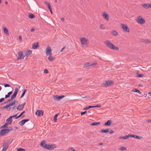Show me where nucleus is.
I'll return each mask as SVG.
<instances>
[{
    "mask_svg": "<svg viewBox=\"0 0 151 151\" xmlns=\"http://www.w3.org/2000/svg\"><path fill=\"white\" fill-rule=\"evenodd\" d=\"M121 25L122 28L125 32H129L130 29L127 25L124 24H122Z\"/></svg>",
    "mask_w": 151,
    "mask_h": 151,
    "instance_id": "nucleus-5",
    "label": "nucleus"
},
{
    "mask_svg": "<svg viewBox=\"0 0 151 151\" xmlns=\"http://www.w3.org/2000/svg\"><path fill=\"white\" fill-rule=\"evenodd\" d=\"M8 106L7 105H6V106H4V107H1L0 108V109H8V108H9Z\"/></svg>",
    "mask_w": 151,
    "mask_h": 151,
    "instance_id": "nucleus-45",
    "label": "nucleus"
},
{
    "mask_svg": "<svg viewBox=\"0 0 151 151\" xmlns=\"http://www.w3.org/2000/svg\"><path fill=\"white\" fill-rule=\"evenodd\" d=\"M24 108V107L22 105L20 104L17 107V109L18 110H22Z\"/></svg>",
    "mask_w": 151,
    "mask_h": 151,
    "instance_id": "nucleus-23",
    "label": "nucleus"
},
{
    "mask_svg": "<svg viewBox=\"0 0 151 151\" xmlns=\"http://www.w3.org/2000/svg\"><path fill=\"white\" fill-rule=\"evenodd\" d=\"M97 64V63H87L84 64V67H88L90 66H94L96 65Z\"/></svg>",
    "mask_w": 151,
    "mask_h": 151,
    "instance_id": "nucleus-10",
    "label": "nucleus"
},
{
    "mask_svg": "<svg viewBox=\"0 0 151 151\" xmlns=\"http://www.w3.org/2000/svg\"><path fill=\"white\" fill-rule=\"evenodd\" d=\"M3 30L4 31V33L7 35H9V33H8V30L5 27H3Z\"/></svg>",
    "mask_w": 151,
    "mask_h": 151,
    "instance_id": "nucleus-25",
    "label": "nucleus"
},
{
    "mask_svg": "<svg viewBox=\"0 0 151 151\" xmlns=\"http://www.w3.org/2000/svg\"><path fill=\"white\" fill-rule=\"evenodd\" d=\"M110 131L109 132V133L110 134H112L114 133V132L113 130H112L111 129H109V131Z\"/></svg>",
    "mask_w": 151,
    "mask_h": 151,
    "instance_id": "nucleus-56",
    "label": "nucleus"
},
{
    "mask_svg": "<svg viewBox=\"0 0 151 151\" xmlns=\"http://www.w3.org/2000/svg\"><path fill=\"white\" fill-rule=\"evenodd\" d=\"M8 124L7 123H5L2 126L1 128H3V129H6L8 128Z\"/></svg>",
    "mask_w": 151,
    "mask_h": 151,
    "instance_id": "nucleus-31",
    "label": "nucleus"
},
{
    "mask_svg": "<svg viewBox=\"0 0 151 151\" xmlns=\"http://www.w3.org/2000/svg\"><path fill=\"white\" fill-rule=\"evenodd\" d=\"M11 101V100L10 99H8L7 100H6V101L4 102V103H5V104H6V103L10 101Z\"/></svg>",
    "mask_w": 151,
    "mask_h": 151,
    "instance_id": "nucleus-50",
    "label": "nucleus"
},
{
    "mask_svg": "<svg viewBox=\"0 0 151 151\" xmlns=\"http://www.w3.org/2000/svg\"><path fill=\"white\" fill-rule=\"evenodd\" d=\"M52 50L50 47L48 46L46 50V53L47 55H52L51 52Z\"/></svg>",
    "mask_w": 151,
    "mask_h": 151,
    "instance_id": "nucleus-7",
    "label": "nucleus"
},
{
    "mask_svg": "<svg viewBox=\"0 0 151 151\" xmlns=\"http://www.w3.org/2000/svg\"><path fill=\"white\" fill-rule=\"evenodd\" d=\"M17 151H25V150L23 148H18L17 150Z\"/></svg>",
    "mask_w": 151,
    "mask_h": 151,
    "instance_id": "nucleus-42",
    "label": "nucleus"
},
{
    "mask_svg": "<svg viewBox=\"0 0 151 151\" xmlns=\"http://www.w3.org/2000/svg\"><path fill=\"white\" fill-rule=\"evenodd\" d=\"M87 112L86 111H85L83 112H81V115L82 116L84 114H85Z\"/></svg>",
    "mask_w": 151,
    "mask_h": 151,
    "instance_id": "nucleus-51",
    "label": "nucleus"
},
{
    "mask_svg": "<svg viewBox=\"0 0 151 151\" xmlns=\"http://www.w3.org/2000/svg\"><path fill=\"white\" fill-rule=\"evenodd\" d=\"M45 149L48 150H52V148H51V147L50 145L48 144H47V146Z\"/></svg>",
    "mask_w": 151,
    "mask_h": 151,
    "instance_id": "nucleus-36",
    "label": "nucleus"
},
{
    "mask_svg": "<svg viewBox=\"0 0 151 151\" xmlns=\"http://www.w3.org/2000/svg\"><path fill=\"white\" fill-rule=\"evenodd\" d=\"M44 3L45 4L47 5V6L49 10L52 9L49 3L46 1H45Z\"/></svg>",
    "mask_w": 151,
    "mask_h": 151,
    "instance_id": "nucleus-27",
    "label": "nucleus"
},
{
    "mask_svg": "<svg viewBox=\"0 0 151 151\" xmlns=\"http://www.w3.org/2000/svg\"><path fill=\"white\" fill-rule=\"evenodd\" d=\"M17 95L15 94H13L11 98V100H12L14 98H15L16 97Z\"/></svg>",
    "mask_w": 151,
    "mask_h": 151,
    "instance_id": "nucleus-39",
    "label": "nucleus"
},
{
    "mask_svg": "<svg viewBox=\"0 0 151 151\" xmlns=\"http://www.w3.org/2000/svg\"><path fill=\"white\" fill-rule=\"evenodd\" d=\"M15 104H16L15 101V100H14V101H12V102H11L10 103H9V104H8V106L9 107H10L11 106H13V105H15Z\"/></svg>",
    "mask_w": 151,
    "mask_h": 151,
    "instance_id": "nucleus-24",
    "label": "nucleus"
},
{
    "mask_svg": "<svg viewBox=\"0 0 151 151\" xmlns=\"http://www.w3.org/2000/svg\"><path fill=\"white\" fill-rule=\"evenodd\" d=\"M127 148L125 147H121L119 148V150L121 151H124L126 150Z\"/></svg>",
    "mask_w": 151,
    "mask_h": 151,
    "instance_id": "nucleus-35",
    "label": "nucleus"
},
{
    "mask_svg": "<svg viewBox=\"0 0 151 151\" xmlns=\"http://www.w3.org/2000/svg\"><path fill=\"white\" fill-rule=\"evenodd\" d=\"M81 44L83 46H84L85 45H87V43L88 42V40L86 39L85 38L81 37L80 39Z\"/></svg>",
    "mask_w": 151,
    "mask_h": 151,
    "instance_id": "nucleus-4",
    "label": "nucleus"
},
{
    "mask_svg": "<svg viewBox=\"0 0 151 151\" xmlns=\"http://www.w3.org/2000/svg\"><path fill=\"white\" fill-rule=\"evenodd\" d=\"M132 91L133 92H137L139 93V94H141L142 93V92H140L139 90L136 89V88H134L133 90Z\"/></svg>",
    "mask_w": 151,
    "mask_h": 151,
    "instance_id": "nucleus-26",
    "label": "nucleus"
},
{
    "mask_svg": "<svg viewBox=\"0 0 151 151\" xmlns=\"http://www.w3.org/2000/svg\"><path fill=\"white\" fill-rule=\"evenodd\" d=\"M114 83V82L112 81L108 80L105 81L104 83L101 84V86L103 87H107L111 86Z\"/></svg>",
    "mask_w": 151,
    "mask_h": 151,
    "instance_id": "nucleus-2",
    "label": "nucleus"
},
{
    "mask_svg": "<svg viewBox=\"0 0 151 151\" xmlns=\"http://www.w3.org/2000/svg\"><path fill=\"white\" fill-rule=\"evenodd\" d=\"M112 123V121L111 120H108L107 122H105L104 124L105 126H110L111 125Z\"/></svg>",
    "mask_w": 151,
    "mask_h": 151,
    "instance_id": "nucleus-21",
    "label": "nucleus"
},
{
    "mask_svg": "<svg viewBox=\"0 0 151 151\" xmlns=\"http://www.w3.org/2000/svg\"><path fill=\"white\" fill-rule=\"evenodd\" d=\"M38 47V42L34 43L32 45V48L33 49H36Z\"/></svg>",
    "mask_w": 151,
    "mask_h": 151,
    "instance_id": "nucleus-19",
    "label": "nucleus"
},
{
    "mask_svg": "<svg viewBox=\"0 0 151 151\" xmlns=\"http://www.w3.org/2000/svg\"><path fill=\"white\" fill-rule=\"evenodd\" d=\"M100 28L102 29H105V27L104 25L103 24H101L100 25Z\"/></svg>",
    "mask_w": 151,
    "mask_h": 151,
    "instance_id": "nucleus-46",
    "label": "nucleus"
},
{
    "mask_svg": "<svg viewBox=\"0 0 151 151\" xmlns=\"http://www.w3.org/2000/svg\"><path fill=\"white\" fill-rule=\"evenodd\" d=\"M131 137L139 139H141L142 138V137L136 135L131 134Z\"/></svg>",
    "mask_w": 151,
    "mask_h": 151,
    "instance_id": "nucleus-20",
    "label": "nucleus"
},
{
    "mask_svg": "<svg viewBox=\"0 0 151 151\" xmlns=\"http://www.w3.org/2000/svg\"><path fill=\"white\" fill-rule=\"evenodd\" d=\"M68 151H76L72 147H70L68 148Z\"/></svg>",
    "mask_w": 151,
    "mask_h": 151,
    "instance_id": "nucleus-44",
    "label": "nucleus"
},
{
    "mask_svg": "<svg viewBox=\"0 0 151 151\" xmlns=\"http://www.w3.org/2000/svg\"><path fill=\"white\" fill-rule=\"evenodd\" d=\"M131 134H129L127 135L123 136V139H127L129 138V137H131Z\"/></svg>",
    "mask_w": 151,
    "mask_h": 151,
    "instance_id": "nucleus-34",
    "label": "nucleus"
},
{
    "mask_svg": "<svg viewBox=\"0 0 151 151\" xmlns=\"http://www.w3.org/2000/svg\"><path fill=\"white\" fill-rule=\"evenodd\" d=\"M8 143L9 142L7 143H6L5 142L3 143V149L1 151H5L7 150L9 147Z\"/></svg>",
    "mask_w": 151,
    "mask_h": 151,
    "instance_id": "nucleus-9",
    "label": "nucleus"
},
{
    "mask_svg": "<svg viewBox=\"0 0 151 151\" xmlns=\"http://www.w3.org/2000/svg\"><path fill=\"white\" fill-rule=\"evenodd\" d=\"M12 91H11L8 93V94L7 95H6L5 96V98L6 99L10 96L12 94Z\"/></svg>",
    "mask_w": 151,
    "mask_h": 151,
    "instance_id": "nucleus-29",
    "label": "nucleus"
},
{
    "mask_svg": "<svg viewBox=\"0 0 151 151\" xmlns=\"http://www.w3.org/2000/svg\"><path fill=\"white\" fill-rule=\"evenodd\" d=\"M136 21L137 22L141 24H143L145 23V21L144 19L142 18V17L139 16L137 19Z\"/></svg>",
    "mask_w": 151,
    "mask_h": 151,
    "instance_id": "nucleus-3",
    "label": "nucleus"
},
{
    "mask_svg": "<svg viewBox=\"0 0 151 151\" xmlns=\"http://www.w3.org/2000/svg\"><path fill=\"white\" fill-rule=\"evenodd\" d=\"M64 96H65L63 95L61 96L55 95L53 96V98L56 101H59L61 100L64 97Z\"/></svg>",
    "mask_w": 151,
    "mask_h": 151,
    "instance_id": "nucleus-6",
    "label": "nucleus"
},
{
    "mask_svg": "<svg viewBox=\"0 0 151 151\" xmlns=\"http://www.w3.org/2000/svg\"><path fill=\"white\" fill-rule=\"evenodd\" d=\"M4 85L5 87H9L10 86V85L8 84H5Z\"/></svg>",
    "mask_w": 151,
    "mask_h": 151,
    "instance_id": "nucleus-54",
    "label": "nucleus"
},
{
    "mask_svg": "<svg viewBox=\"0 0 151 151\" xmlns=\"http://www.w3.org/2000/svg\"><path fill=\"white\" fill-rule=\"evenodd\" d=\"M21 116H20L19 115L18 116H16L15 118V119H18L19 118V117H20Z\"/></svg>",
    "mask_w": 151,
    "mask_h": 151,
    "instance_id": "nucleus-62",
    "label": "nucleus"
},
{
    "mask_svg": "<svg viewBox=\"0 0 151 151\" xmlns=\"http://www.w3.org/2000/svg\"><path fill=\"white\" fill-rule=\"evenodd\" d=\"M150 43H151V40L147 39L146 43L149 44Z\"/></svg>",
    "mask_w": 151,
    "mask_h": 151,
    "instance_id": "nucleus-52",
    "label": "nucleus"
},
{
    "mask_svg": "<svg viewBox=\"0 0 151 151\" xmlns=\"http://www.w3.org/2000/svg\"><path fill=\"white\" fill-rule=\"evenodd\" d=\"M65 47H63V48H62V49H61V50H60V52H62L63 51V50H64V49H65Z\"/></svg>",
    "mask_w": 151,
    "mask_h": 151,
    "instance_id": "nucleus-64",
    "label": "nucleus"
},
{
    "mask_svg": "<svg viewBox=\"0 0 151 151\" xmlns=\"http://www.w3.org/2000/svg\"><path fill=\"white\" fill-rule=\"evenodd\" d=\"M4 100V98H1L0 99V103L2 102Z\"/></svg>",
    "mask_w": 151,
    "mask_h": 151,
    "instance_id": "nucleus-57",
    "label": "nucleus"
},
{
    "mask_svg": "<svg viewBox=\"0 0 151 151\" xmlns=\"http://www.w3.org/2000/svg\"><path fill=\"white\" fill-rule=\"evenodd\" d=\"M58 114H56L53 117V121L54 122H56L57 120V116Z\"/></svg>",
    "mask_w": 151,
    "mask_h": 151,
    "instance_id": "nucleus-37",
    "label": "nucleus"
},
{
    "mask_svg": "<svg viewBox=\"0 0 151 151\" xmlns=\"http://www.w3.org/2000/svg\"><path fill=\"white\" fill-rule=\"evenodd\" d=\"M103 17L105 19L107 20H109V16L107 13L104 12L102 15Z\"/></svg>",
    "mask_w": 151,
    "mask_h": 151,
    "instance_id": "nucleus-16",
    "label": "nucleus"
},
{
    "mask_svg": "<svg viewBox=\"0 0 151 151\" xmlns=\"http://www.w3.org/2000/svg\"><path fill=\"white\" fill-rule=\"evenodd\" d=\"M32 53V51L30 50H27L26 51L24 54V56L25 57V56L27 57H28V56L30 55Z\"/></svg>",
    "mask_w": 151,
    "mask_h": 151,
    "instance_id": "nucleus-15",
    "label": "nucleus"
},
{
    "mask_svg": "<svg viewBox=\"0 0 151 151\" xmlns=\"http://www.w3.org/2000/svg\"><path fill=\"white\" fill-rule=\"evenodd\" d=\"M54 58H53V57H52L51 55H50L48 58V59L49 60H50V61H52L53 60V59Z\"/></svg>",
    "mask_w": 151,
    "mask_h": 151,
    "instance_id": "nucleus-40",
    "label": "nucleus"
},
{
    "mask_svg": "<svg viewBox=\"0 0 151 151\" xmlns=\"http://www.w3.org/2000/svg\"><path fill=\"white\" fill-rule=\"evenodd\" d=\"M150 4H142V6L145 8L147 9L149 8H150L149 7V5Z\"/></svg>",
    "mask_w": 151,
    "mask_h": 151,
    "instance_id": "nucleus-22",
    "label": "nucleus"
},
{
    "mask_svg": "<svg viewBox=\"0 0 151 151\" xmlns=\"http://www.w3.org/2000/svg\"><path fill=\"white\" fill-rule=\"evenodd\" d=\"M93 107H101V105L100 104H98L95 106H93Z\"/></svg>",
    "mask_w": 151,
    "mask_h": 151,
    "instance_id": "nucleus-48",
    "label": "nucleus"
},
{
    "mask_svg": "<svg viewBox=\"0 0 151 151\" xmlns=\"http://www.w3.org/2000/svg\"><path fill=\"white\" fill-rule=\"evenodd\" d=\"M44 111L42 110H37L35 113V115L38 116H41L43 115Z\"/></svg>",
    "mask_w": 151,
    "mask_h": 151,
    "instance_id": "nucleus-12",
    "label": "nucleus"
},
{
    "mask_svg": "<svg viewBox=\"0 0 151 151\" xmlns=\"http://www.w3.org/2000/svg\"><path fill=\"white\" fill-rule=\"evenodd\" d=\"M111 33L112 35L115 36H117L118 35V33L116 30H113L111 32Z\"/></svg>",
    "mask_w": 151,
    "mask_h": 151,
    "instance_id": "nucleus-30",
    "label": "nucleus"
},
{
    "mask_svg": "<svg viewBox=\"0 0 151 151\" xmlns=\"http://www.w3.org/2000/svg\"><path fill=\"white\" fill-rule=\"evenodd\" d=\"M47 144H46V142L45 140H43L41 142L40 144V145L44 149H46Z\"/></svg>",
    "mask_w": 151,
    "mask_h": 151,
    "instance_id": "nucleus-14",
    "label": "nucleus"
},
{
    "mask_svg": "<svg viewBox=\"0 0 151 151\" xmlns=\"http://www.w3.org/2000/svg\"><path fill=\"white\" fill-rule=\"evenodd\" d=\"M44 72L45 73H48V71L47 69H45L44 70Z\"/></svg>",
    "mask_w": 151,
    "mask_h": 151,
    "instance_id": "nucleus-53",
    "label": "nucleus"
},
{
    "mask_svg": "<svg viewBox=\"0 0 151 151\" xmlns=\"http://www.w3.org/2000/svg\"><path fill=\"white\" fill-rule=\"evenodd\" d=\"M25 113V111H24L22 112L19 115L21 117L22 115H23V114Z\"/></svg>",
    "mask_w": 151,
    "mask_h": 151,
    "instance_id": "nucleus-58",
    "label": "nucleus"
},
{
    "mask_svg": "<svg viewBox=\"0 0 151 151\" xmlns=\"http://www.w3.org/2000/svg\"><path fill=\"white\" fill-rule=\"evenodd\" d=\"M82 78H79L77 79V81H81L82 80Z\"/></svg>",
    "mask_w": 151,
    "mask_h": 151,
    "instance_id": "nucleus-59",
    "label": "nucleus"
},
{
    "mask_svg": "<svg viewBox=\"0 0 151 151\" xmlns=\"http://www.w3.org/2000/svg\"><path fill=\"white\" fill-rule=\"evenodd\" d=\"M17 107V106H14V107H10L9 109V111L11 109H15V108H16Z\"/></svg>",
    "mask_w": 151,
    "mask_h": 151,
    "instance_id": "nucleus-55",
    "label": "nucleus"
},
{
    "mask_svg": "<svg viewBox=\"0 0 151 151\" xmlns=\"http://www.w3.org/2000/svg\"><path fill=\"white\" fill-rule=\"evenodd\" d=\"M18 89L17 88H16L15 89V91L13 94H15L16 95H17V94L18 93Z\"/></svg>",
    "mask_w": 151,
    "mask_h": 151,
    "instance_id": "nucleus-43",
    "label": "nucleus"
},
{
    "mask_svg": "<svg viewBox=\"0 0 151 151\" xmlns=\"http://www.w3.org/2000/svg\"><path fill=\"white\" fill-rule=\"evenodd\" d=\"M28 17L30 19H33L35 17V15L32 14H29Z\"/></svg>",
    "mask_w": 151,
    "mask_h": 151,
    "instance_id": "nucleus-32",
    "label": "nucleus"
},
{
    "mask_svg": "<svg viewBox=\"0 0 151 151\" xmlns=\"http://www.w3.org/2000/svg\"><path fill=\"white\" fill-rule=\"evenodd\" d=\"M7 129H8L9 132L13 130V128L11 127H9V128L8 127Z\"/></svg>",
    "mask_w": 151,
    "mask_h": 151,
    "instance_id": "nucleus-47",
    "label": "nucleus"
},
{
    "mask_svg": "<svg viewBox=\"0 0 151 151\" xmlns=\"http://www.w3.org/2000/svg\"><path fill=\"white\" fill-rule=\"evenodd\" d=\"M109 129H111V128L102 129L101 130V132L102 133H106L109 132Z\"/></svg>",
    "mask_w": 151,
    "mask_h": 151,
    "instance_id": "nucleus-18",
    "label": "nucleus"
},
{
    "mask_svg": "<svg viewBox=\"0 0 151 151\" xmlns=\"http://www.w3.org/2000/svg\"><path fill=\"white\" fill-rule=\"evenodd\" d=\"M91 108H93V106H88L86 107V109L87 110Z\"/></svg>",
    "mask_w": 151,
    "mask_h": 151,
    "instance_id": "nucleus-49",
    "label": "nucleus"
},
{
    "mask_svg": "<svg viewBox=\"0 0 151 151\" xmlns=\"http://www.w3.org/2000/svg\"><path fill=\"white\" fill-rule=\"evenodd\" d=\"M9 130L7 128L3 129L0 131V135L3 136L4 134L9 132Z\"/></svg>",
    "mask_w": 151,
    "mask_h": 151,
    "instance_id": "nucleus-11",
    "label": "nucleus"
},
{
    "mask_svg": "<svg viewBox=\"0 0 151 151\" xmlns=\"http://www.w3.org/2000/svg\"><path fill=\"white\" fill-rule=\"evenodd\" d=\"M29 119H24L20 121L19 123V124L21 126H23L28 121Z\"/></svg>",
    "mask_w": 151,
    "mask_h": 151,
    "instance_id": "nucleus-13",
    "label": "nucleus"
},
{
    "mask_svg": "<svg viewBox=\"0 0 151 151\" xmlns=\"http://www.w3.org/2000/svg\"><path fill=\"white\" fill-rule=\"evenodd\" d=\"M100 124V122H93L90 124L91 126H97L99 125Z\"/></svg>",
    "mask_w": 151,
    "mask_h": 151,
    "instance_id": "nucleus-28",
    "label": "nucleus"
},
{
    "mask_svg": "<svg viewBox=\"0 0 151 151\" xmlns=\"http://www.w3.org/2000/svg\"><path fill=\"white\" fill-rule=\"evenodd\" d=\"M104 43L110 49L115 50H119V48L118 47H116L109 40L106 41L104 42Z\"/></svg>",
    "mask_w": 151,
    "mask_h": 151,
    "instance_id": "nucleus-1",
    "label": "nucleus"
},
{
    "mask_svg": "<svg viewBox=\"0 0 151 151\" xmlns=\"http://www.w3.org/2000/svg\"><path fill=\"white\" fill-rule=\"evenodd\" d=\"M144 75L143 74L137 73V77H142L144 76Z\"/></svg>",
    "mask_w": 151,
    "mask_h": 151,
    "instance_id": "nucleus-41",
    "label": "nucleus"
},
{
    "mask_svg": "<svg viewBox=\"0 0 151 151\" xmlns=\"http://www.w3.org/2000/svg\"><path fill=\"white\" fill-rule=\"evenodd\" d=\"M13 121L12 119V117L10 116L7 119H6V122L8 124H11Z\"/></svg>",
    "mask_w": 151,
    "mask_h": 151,
    "instance_id": "nucleus-17",
    "label": "nucleus"
},
{
    "mask_svg": "<svg viewBox=\"0 0 151 151\" xmlns=\"http://www.w3.org/2000/svg\"><path fill=\"white\" fill-rule=\"evenodd\" d=\"M51 147L52 148V150H53L54 149H55L56 148V145L55 144H51L50 145Z\"/></svg>",
    "mask_w": 151,
    "mask_h": 151,
    "instance_id": "nucleus-38",
    "label": "nucleus"
},
{
    "mask_svg": "<svg viewBox=\"0 0 151 151\" xmlns=\"http://www.w3.org/2000/svg\"><path fill=\"white\" fill-rule=\"evenodd\" d=\"M24 107V106L26 104V102H24L22 104H21Z\"/></svg>",
    "mask_w": 151,
    "mask_h": 151,
    "instance_id": "nucleus-63",
    "label": "nucleus"
},
{
    "mask_svg": "<svg viewBox=\"0 0 151 151\" xmlns=\"http://www.w3.org/2000/svg\"><path fill=\"white\" fill-rule=\"evenodd\" d=\"M18 57L17 58V60H21L24 59V55H23L22 51H20L18 53Z\"/></svg>",
    "mask_w": 151,
    "mask_h": 151,
    "instance_id": "nucleus-8",
    "label": "nucleus"
},
{
    "mask_svg": "<svg viewBox=\"0 0 151 151\" xmlns=\"http://www.w3.org/2000/svg\"><path fill=\"white\" fill-rule=\"evenodd\" d=\"M35 29L34 28H32V29H31L30 30V31L31 32H34V31H35Z\"/></svg>",
    "mask_w": 151,
    "mask_h": 151,
    "instance_id": "nucleus-60",
    "label": "nucleus"
},
{
    "mask_svg": "<svg viewBox=\"0 0 151 151\" xmlns=\"http://www.w3.org/2000/svg\"><path fill=\"white\" fill-rule=\"evenodd\" d=\"M98 145H103V144L102 142H101L100 143H99L98 144Z\"/></svg>",
    "mask_w": 151,
    "mask_h": 151,
    "instance_id": "nucleus-61",
    "label": "nucleus"
},
{
    "mask_svg": "<svg viewBox=\"0 0 151 151\" xmlns=\"http://www.w3.org/2000/svg\"><path fill=\"white\" fill-rule=\"evenodd\" d=\"M27 89H24V91H23V93H22V94L21 96V97H20V98H22V97H23L24 96V95L26 92H27Z\"/></svg>",
    "mask_w": 151,
    "mask_h": 151,
    "instance_id": "nucleus-33",
    "label": "nucleus"
}]
</instances>
